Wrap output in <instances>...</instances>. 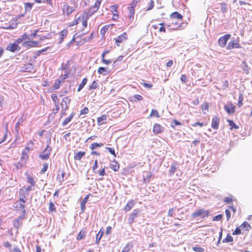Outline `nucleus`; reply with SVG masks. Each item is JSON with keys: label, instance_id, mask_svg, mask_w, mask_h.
<instances>
[{"label": "nucleus", "instance_id": "nucleus-62", "mask_svg": "<svg viewBox=\"0 0 252 252\" xmlns=\"http://www.w3.org/2000/svg\"><path fill=\"white\" fill-rule=\"evenodd\" d=\"M102 62L106 64H109L111 63L112 61L110 60H105L104 59L102 60Z\"/></svg>", "mask_w": 252, "mask_h": 252}, {"label": "nucleus", "instance_id": "nucleus-37", "mask_svg": "<svg viewBox=\"0 0 252 252\" xmlns=\"http://www.w3.org/2000/svg\"><path fill=\"white\" fill-rule=\"evenodd\" d=\"M15 205L16 208L22 210H25V205L24 204V203L17 201V202L15 203ZM23 211V210H22V211Z\"/></svg>", "mask_w": 252, "mask_h": 252}, {"label": "nucleus", "instance_id": "nucleus-24", "mask_svg": "<svg viewBox=\"0 0 252 252\" xmlns=\"http://www.w3.org/2000/svg\"><path fill=\"white\" fill-rule=\"evenodd\" d=\"M94 13L91 11L90 10H89V11H85L83 15V16L81 17V19H83L84 20H88V19Z\"/></svg>", "mask_w": 252, "mask_h": 252}, {"label": "nucleus", "instance_id": "nucleus-30", "mask_svg": "<svg viewBox=\"0 0 252 252\" xmlns=\"http://www.w3.org/2000/svg\"><path fill=\"white\" fill-rule=\"evenodd\" d=\"M240 227L242 229H244L246 231H249L251 228L250 225L247 221L244 222Z\"/></svg>", "mask_w": 252, "mask_h": 252}, {"label": "nucleus", "instance_id": "nucleus-14", "mask_svg": "<svg viewBox=\"0 0 252 252\" xmlns=\"http://www.w3.org/2000/svg\"><path fill=\"white\" fill-rule=\"evenodd\" d=\"M22 69L24 72H32L33 69V65L32 63L26 64L22 67Z\"/></svg>", "mask_w": 252, "mask_h": 252}, {"label": "nucleus", "instance_id": "nucleus-39", "mask_svg": "<svg viewBox=\"0 0 252 252\" xmlns=\"http://www.w3.org/2000/svg\"><path fill=\"white\" fill-rule=\"evenodd\" d=\"M32 7V3L27 2L25 4V9L26 12L28 11H30Z\"/></svg>", "mask_w": 252, "mask_h": 252}, {"label": "nucleus", "instance_id": "nucleus-34", "mask_svg": "<svg viewBox=\"0 0 252 252\" xmlns=\"http://www.w3.org/2000/svg\"><path fill=\"white\" fill-rule=\"evenodd\" d=\"M209 104L206 103L202 106V111L203 114H206L209 111Z\"/></svg>", "mask_w": 252, "mask_h": 252}, {"label": "nucleus", "instance_id": "nucleus-42", "mask_svg": "<svg viewBox=\"0 0 252 252\" xmlns=\"http://www.w3.org/2000/svg\"><path fill=\"white\" fill-rule=\"evenodd\" d=\"M151 117H157L158 118H159V114H158V111L156 109H153L151 111V114H150V116Z\"/></svg>", "mask_w": 252, "mask_h": 252}, {"label": "nucleus", "instance_id": "nucleus-64", "mask_svg": "<svg viewBox=\"0 0 252 252\" xmlns=\"http://www.w3.org/2000/svg\"><path fill=\"white\" fill-rule=\"evenodd\" d=\"M108 28L106 27H103L100 30V33L101 34H104Z\"/></svg>", "mask_w": 252, "mask_h": 252}, {"label": "nucleus", "instance_id": "nucleus-56", "mask_svg": "<svg viewBox=\"0 0 252 252\" xmlns=\"http://www.w3.org/2000/svg\"><path fill=\"white\" fill-rule=\"evenodd\" d=\"M89 112V109L87 107H85L83 110L81 111L80 115H85Z\"/></svg>", "mask_w": 252, "mask_h": 252}, {"label": "nucleus", "instance_id": "nucleus-21", "mask_svg": "<svg viewBox=\"0 0 252 252\" xmlns=\"http://www.w3.org/2000/svg\"><path fill=\"white\" fill-rule=\"evenodd\" d=\"M110 167L114 171H117L119 169V163L116 161H113L110 163Z\"/></svg>", "mask_w": 252, "mask_h": 252}, {"label": "nucleus", "instance_id": "nucleus-53", "mask_svg": "<svg viewBox=\"0 0 252 252\" xmlns=\"http://www.w3.org/2000/svg\"><path fill=\"white\" fill-rule=\"evenodd\" d=\"M81 20V16L77 18L72 24L70 25V26H74L77 25Z\"/></svg>", "mask_w": 252, "mask_h": 252}, {"label": "nucleus", "instance_id": "nucleus-8", "mask_svg": "<svg viewBox=\"0 0 252 252\" xmlns=\"http://www.w3.org/2000/svg\"><path fill=\"white\" fill-rule=\"evenodd\" d=\"M240 47V45L237 40L233 39L228 43L227 49L228 50H231L234 48H239Z\"/></svg>", "mask_w": 252, "mask_h": 252}, {"label": "nucleus", "instance_id": "nucleus-28", "mask_svg": "<svg viewBox=\"0 0 252 252\" xmlns=\"http://www.w3.org/2000/svg\"><path fill=\"white\" fill-rule=\"evenodd\" d=\"M85 154L84 152H79L74 156V159L80 160Z\"/></svg>", "mask_w": 252, "mask_h": 252}, {"label": "nucleus", "instance_id": "nucleus-35", "mask_svg": "<svg viewBox=\"0 0 252 252\" xmlns=\"http://www.w3.org/2000/svg\"><path fill=\"white\" fill-rule=\"evenodd\" d=\"M176 169H177V167L175 164H173L171 165V167H170V168L169 170V174L171 176L174 174Z\"/></svg>", "mask_w": 252, "mask_h": 252}, {"label": "nucleus", "instance_id": "nucleus-6", "mask_svg": "<svg viewBox=\"0 0 252 252\" xmlns=\"http://www.w3.org/2000/svg\"><path fill=\"white\" fill-rule=\"evenodd\" d=\"M127 38V35L126 32H124L119 35L115 40V43L118 46L120 45V44L125 41Z\"/></svg>", "mask_w": 252, "mask_h": 252}, {"label": "nucleus", "instance_id": "nucleus-9", "mask_svg": "<svg viewBox=\"0 0 252 252\" xmlns=\"http://www.w3.org/2000/svg\"><path fill=\"white\" fill-rule=\"evenodd\" d=\"M70 99L68 97H65L63 99L61 103V106L62 109H64L65 111L68 108V106L70 104Z\"/></svg>", "mask_w": 252, "mask_h": 252}, {"label": "nucleus", "instance_id": "nucleus-22", "mask_svg": "<svg viewBox=\"0 0 252 252\" xmlns=\"http://www.w3.org/2000/svg\"><path fill=\"white\" fill-rule=\"evenodd\" d=\"M118 6L116 5H112L111 6V10L113 13V19L116 20L118 18V14H117Z\"/></svg>", "mask_w": 252, "mask_h": 252}, {"label": "nucleus", "instance_id": "nucleus-57", "mask_svg": "<svg viewBox=\"0 0 252 252\" xmlns=\"http://www.w3.org/2000/svg\"><path fill=\"white\" fill-rule=\"evenodd\" d=\"M225 214H226V216L227 220H228L230 219V217H231L230 212V211L229 210L226 209L225 211Z\"/></svg>", "mask_w": 252, "mask_h": 252}, {"label": "nucleus", "instance_id": "nucleus-59", "mask_svg": "<svg viewBox=\"0 0 252 252\" xmlns=\"http://www.w3.org/2000/svg\"><path fill=\"white\" fill-rule=\"evenodd\" d=\"M51 97H52V99L53 101L56 103L58 99L57 94H52L51 95Z\"/></svg>", "mask_w": 252, "mask_h": 252}, {"label": "nucleus", "instance_id": "nucleus-25", "mask_svg": "<svg viewBox=\"0 0 252 252\" xmlns=\"http://www.w3.org/2000/svg\"><path fill=\"white\" fill-rule=\"evenodd\" d=\"M68 33V31L66 29H64L62 30L60 33V43H62L64 37H65Z\"/></svg>", "mask_w": 252, "mask_h": 252}, {"label": "nucleus", "instance_id": "nucleus-2", "mask_svg": "<svg viewBox=\"0 0 252 252\" xmlns=\"http://www.w3.org/2000/svg\"><path fill=\"white\" fill-rule=\"evenodd\" d=\"M209 215V212L208 211L205 210L204 209H200L196 211L192 214L193 218L199 217L201 219L206 218Z\"/></svg>", "mask_w": 252, "mask_h": 252}, {"label": "nucleus", "instance_id": "nucleus-7", "mask_svg": "<svg viewBox=\"0 0 252 252\" xmlns=\"http://www.w3.org/2000/svg\"><path fill=\"white\" fill-rule=\"evenodd\" d=\"M224 110L229 114H232L235 112V106L233 105L231 103H227L224 105Z\"/></svg>", "mask_w": 252, "mask_h": 252}, {"label": "nucleus", "instance_id": "nucleus-19", "mask_svg": "<svg viewBox=\"0 0 252 252\" xmlns=\"http://www.w3.org/2000/svg\"><path fill=\"white\" fill-rule=\"evenodd\" d=\"M107 120V116L106 115H103L97 119V124L99 126L102 125L104 123L105 121Z\"/></svg>", "mask_w": 252, "mask_h": 252}, {"label": "nucleus", "instance_id": "nucleus-45", "mask_svg": "<svg viewBox=\"0 0 252 252\" xmlns=\"http://www.w3.org/2000/svg\"><path fill=\"white\" fill-rule=\"evenodd\" d=\"M38 32V30H36L34 32L32 33L30 36H28V40H32L37 35V33Z\"/></svg>", "mask_w": 252, "mask_h": 252}, {"label": "nucleus", "instance_id": "nucleus-31", "mask_svg": "<svg viewBox=\"0 0 252 252\" xmlns=\"http://www.w3.org/2000/svg\"><path fill=\"white\" fill-rule=\"evenodd\" d=\"M87 82V78H85L83 79L81 83L79 85V87L77 89L78 92H80L84 87V86L86 84Z\"/></svg>", "mask_w": 252, "mask_h": 252}, {"label": "nucleus", "instance_id": "nucleus-17", "mask_svg": "<svg viewBox=\"0 0 252 252\" xmlns=\"http://www.w3.org/2000/svg\"><path fill=\"white\" fill-rule=\"evenodd\" d=\"M91 195V194H88L84 199L81 202L80 206L81 208L82 212H84L86 208V203L87 202L89 196Z\"/></svg>", "mask_w": 252, "mask_h": 252}, {"label": "nucleus", "instance_id": "nucleus-12", "mask_svg": "<svg viewBox=\"0 0 252 252\" xmlns=\"http://www.w3.org/2000/svg\"><path fill=\"white\" fill-rule=\"evenodd\" d=\"M18 49H20V47H19L18 44L15 42L12 44H9L6 47V50L12 52H14Z\"/></svg>", "mask_w": 252, "mask_h": 252}, {"label": "nucleus", "instance_id": "nucleus-47", "mask_svg": "<svg viewBox=\"0 0 252 252\" xmlns=\"http://www.w3.org/2000/svg\"><path fill=\"white\" fill-rule=\"evenodd\" d=\"M154 6V1L153 0H151L149 3V7L147 8V10H151Z\"/></svg>", "mask_w": 252, "mask_h": 252}, {"label": "nucleus", "instance_id": "nucleus-55", "mask_svg": "<svg viewBox=\"0 0 252 252\" xmlns=\"http://www.w3.org/2000/svg\"><path fill=\"white\" fill-rule=\"evenodd\" d=\"M106 71V69L105 67H100L98 69V73L99 74H103L104 72H105Z\"/></svg>", "mask_w": 252, "mask_h": 252}, {"label": "nucleus", "instance_id": "nucleus-32", "mask_svg": "<svg viewBox=\"0 0 252 252\" xmlns=\"http://www.w3.org/2000/svg\"><path fill=\"white\" fill-rule=\"evenodd\" d=\"M103 145V144L101 143H94L90 145V148L92 150H94V149H96L98 147H102Z\"/></svg>", "mask_w": 252, "mask_h": 252}, {"label": "nucleus", "instance_id": "nucleus-38", "mask_svg": "<svg viewBox=\"0 0 252 252\" xmlns=\"http://www.w3.org/2000/svg\"><path fill=\"white\" fill-rule=\"evenodd\" d=\"M220 4L222 13H226L227 11V4L225 3H221Z\"/></svg>", "mask_w": 252, "mask_h": 252}, {"label": "nucleus", "instance_id": "nucleus-16", "mask_svg": "<svg viewBox=\"0 0 252 252\" xmlns=\"http://www.w3.org/2000/svg\"><path fill=\"white\" fill-rule=\"evenodd\" d=\"M163 131V127L158 124H155L153 127V131L155 134H158Z\"/></svg>", "mask_w": 252, "mask_h": 252}, {"label": "nucleus", "instance_id": "nucleus-58", "mask_svg": "<svg viewBox=\"0 0 252 252\" xmlns=\"http://www.w3.org/2000/svg\"><path fill=\"white\" fill-rule=\"evenodd\" d=\"M241 229L240 228H236L235 229V230H234V231L233 232L232 234L235 235H238V234H241Z\"/></svg>", "mask_w": 252, "mask_h": 252}, {"label": "nucleus", "instance_id": "nucleus-44", "mask_svg": "<svg viewBox=\"0 0 252 252\" xmlns=\"http://www.w3.org/2000/svg\"><path fill=\"white\" fill-rule=\"evenodd\" d=\"M192 250L194 252H204V249L201 247H199L198 246H194L192 248Z\"/></svg>", "mask_w": 252, "mask_h": 252}, {"label": "nucleus", "instance_id": "nucleus-29", "mask_svg": "<svg viewBox=\"0 0 252 252\" xmlns=\"http://www.w3.org/2000/svg\"><path fill=\"white\" fill-rule=\"evenodd\" d=\"M86 234L85 231L83 230H81L79 233L78 234V236L77 237V240H81L82 239H84L85 237Z\"/></svg>", "mask_w": 252, "mask_h": 252}, {"label": "nucleus", "instance_id": "nucleus-11", "mask_svg": "<svg viewBox=\"0 0 252 252\" xmlns=\"http://www.w3.org/2000/svg\"><path fill=\"white\" fill-rule=\"evenodd\" d=\"M181 23H178V22L174 21L173 20L172 23L170 24L167 25L166 26L169 27V30H176L181 27Z\"/></svg>", "mask_w": 252, "mask_h": 252}, {"label": "nucleus", "instance_id": "nucleus-41", "mask_svg": "<svg viewBox=\"0 0 252 252\" xmlns=\"http://www.w3.org/2000/svg\"><path fill=\"white\" fill-rule=\"evenodd\" d=\"M232 241H233V237L229 234H228L226 237L223 240V243H229Z\"/></svg>", "mask_w": 252, "mask_h": 252}, {"label": "nucleus", "instance_id": "nucleus-50", "mask_svg": "<svg viewBox=\"0 0 252 252\" xmlns=\"http://www.w3.org/2000/svg\"><path fill=\"white\" fill-rule=\"evenodd\" d=\"M106 149L110 153L114 155L115 157H116L115 155V150L114 148L106 147Z\"/></svg>", "mask_w": 252, "mask_h": 252}, {"label": "nucleus", "instance_id": "nucleus-51", "mask_svg": "<svg viewBox=\"0 0 252 252\" xmlns=\"http://www.w3.org/2000/svg\"><path fill=\"white\" fill-rule=\"evenodd\" d=\"M206 124H205L204 123H200V122H196L192 125V126H199L200 127H202L204 125H206Z\"/></svg>", "mask_w": 252, "mask_h": 252}, {"label": "nucleus", "instance_id": "nucleus-13", "mask_svg": "<svg viewBox=\"0 0 252 252\" xmlns=\"http://www.w3.org/2000/svg\"><path fill=\"white\" fill-rule=\"evenodd\" d=\"M38 44V42L35 41H31L29 40V41L24 42L23 44V46L24 47H32L36 46Z\"/></svg>", "mask_w": 252, "mask_h": 252}, {"label": "nucleus", "instance_id": "nucleus-33", "mask_svg": "<svg viewBox=\"0 0 252 252\" xmlns=\"http://www.w3.org/2000/svg\"><path fill=\"white\" fill-rule=\"evenodd\" d=\"M139 213H140L139 210H138V209H134L132 212L130 216H131V217L135 219V218H136L137 217Z\"/></svg>", "mask_w": 252, "mask_h": 252}, {"label": "nucleus", "instance_id": "nucleus-63", "mask_svg": "<svg viewBox=\"0 0 252 252\" xmlns=\"http://www.w3.org/2000/svg\"><path fill=\"white\" fill-rule=\"evenodd\" d=\"M48 165L47 164H46V163L44 164L43 167L41 170V172L44 173L47 170V169L48 168Z\"/></svg>", "mask_w": 252, "mask_h": 252}, {"label": "nucleus", "instance_id": "nucleus-54", "mask_svg": "<svg viewBox=\"0 0 252 252\" xmlns=\"http://www.w3.org/2000/svg\"><path fill=\"white\" fill-rule=\"evenodd\" d=\"M130 249V247L129 245H126L123 249L122 252H128Z\"/></svg>", "mask_w": 252, "mask_h": 252}, {"label": "nucleus", "instance_id": "nucleus-15", "mask_svg": "<svg viewBox=\"0 0 252 252\" xmlns=\"http://www.w3.org/2000/svg\"><path fill=\"white\" fill-rule=\"evenodd\" d=\"M135 201L133 200H130L128 201L124 208L125 212H128L131 209L135 204Z\"/></svg>", "mask_w": 252, "mask_h": 252}, {"label": "nucleus", "instance_id": "nucleus-26", "mask_svg": "<svg viewBox=\"0 0 252 252\" xmlns=\"http://www.w3.org/2000/svg\"><path fill=\"white\" fill-rule=\"evenodd\" d=\"M182 15L178 12H174L171 14V18L173 20L174 19H177L181 20L182 19Z\"/></svg>", "mask_w": 252, "mask_h": 252}, {"label": "nucleus", "instance_id": "nucleus-49", "mask_svg": "<svg viewBox=\"0 0 252 252\" xmlns=\"http://www.w3.org/2000/svg\"><path fill=\"white\" fill-rule=\"evenodd\" d=\"M222 218V216L221 214H219L218 215H217L213 219V221H218L220 220Z\"/></svg>", "mask_w": 252, "mask_h": 252}, {"label": "nucleus", "instance_id": "nucleus-60", "mask_svg": "<svg viewBox=\"0 0 252 252\" xmlns=\"http://www.w3.org/2000/svg\"><path fill=\"white\" fill-rule=\"evenodd\" d=\"M133 97L134 98H135L139 101L142 100L143 99V97L139 94H135Z\"/></svg>", "mask_w": 252, "mask_h": 252}, {"label": "nucleus", "instance_id": "nucleus-3", "mask_svg": "<svg viewBox=\"0 0 252 252\" xmlns=\"http://www.w3.org/2000/svg\"><path fill=\"white\" fill-rule=\"evenodd\" d=\"M51 150L52 148L48 145L44 151L40 153L39 157L42 160L48 159L50 157Z\"/></svg>", "mask_w": 252, "mask_h": 252}, {"label": "nucleus", "instance_id": "nucleus-1", "mask_svg": "<svg viewBox=\"0 0 252 252\" xmlns=\"http://www.w3.org/2000/svg\"><path fill=\"white\" fill-rule=\"evenodd\" d=\"M29 151L30 147L28 146H26V148L23 150L20 160L17 163L16 165L17 168H21L26 164L27 161L29 159L28 153Z\"/></svg>", "mask_w": 252, "mask_h": 252}, {"label": "nucleus", "instance_id": "nucleus-40", "mask_svg": "<svg viewBox=\"0 0 252 252\" xmlns=\"http://www.w3.org/2000/svg\"><path fill=\"white\" fill-rule=\"evenodd\" d=\"M27 179L28 183H30L32 186H35V182L33 177L31 176H28Z\"/></svg>", "mask_w": 252, "mask_h": 252}, {"label": "nucleus", "instance_id": "nucleus-36", "mask_svg": "<svg viewBox=\"0 0 252 252\" xmlns=\"http://www.w3.org/2000/svg\"><path fill=\"white\" fill-rule=\"evenodd\" d=\"M227 121L229 123V126H231V129H232L233 128H234L235 129L238 128L239 127L235 125V124L232 120H227Z\"/></svg>", "mask_w": 252, "mask_h": 252}, {"label": "nucleus", "instance_id": "nucleus-61", "mask_svg": "<svg viewBox=\"0 0 252 252\" xmlns=\"http://www.w3.org/2000/svg\"><path fill=\"white\" fill-rule=\"evenodd\" d=\"M159 25L161 26L159 29V32H166V30L165 28L163 27L164 23H160Z\"/></svg>", "mask_w": 252, "mask_h": 252}, {"label": "nucleus", "instance_id": "nucleus-48", "mask_svg": "<svg viewBox=\"0 0 252 252\" xmlns=\"http://www.w3.org/2000/svg\"><path fill=\"white\" fill-rule=\"evenodd\" d=\"M98 84L96 83L95 81H94L91 85L90 86V89H95L97 87Z\"/></svg>", "mask_w": 252, "mask_h": 252}, {"label": "nucleus", "instance_id": "nucleus-43", "mask_svg": "<svg viewBox=\"0 0 252 252\" xmlns=\"http://www.w3.org/2000/svg\"><path fill=\"white\" fill-rule=\"evenodd\" d=\"M49 211L51 212L56 211V207L52 202L49 203Z\"/></svg>", "mask_w": 252, "mask_h": 252}, {"label": "nucleus", "instance_id": "nucleus-4", "mask_svg": "<svg viewBox=\"0 0 252 252\" xmlns=\"http://www.w3.org/2000/svg\"><path fill=\"white\" fill-rule=\"evenodd\" d=\"M230 34H225L220 37L219 39V44L221 47H224L227 43V40L230 38Z\"/></svg>", "mask_w": 252, "mask_h": 252}, {"label": "nucleus", "instance_id": "nucleus-46", "mask_svg": "<svg viewBox=\"0 0 252 252\" xmlns=\"http://www.w3.org/2000/svg\"><path fill=\"white\" fill-rule=\"evenodd\" d=\"M61 81L57 80L55 81L53 88L54 90H57L59 88Z\"/></svg>", "mask_w": 252, "mask_h": 252}, {"label": "nucleus", "instance_id": "nucleus-27", "mask_svg": "<svg viewBox=\"0 0 252 252\" xmlns=\"http://www.w3.org/2000/svg\"><path fill=\"white\" fill-rule=\"evenodd\" d=\"M74 116V113H72L68 118H66L63 121V122L62 123V126H66L69 122H70L71 121V120L72 119Z\"/></svg>", "mask_w": 252, "mask_h": 252}, {"label": "nucleus", "instance_id": "nucleus-5", "mask_svg": "<svg viewBox=\"0 0 252 252\" xmlns=\"http://www.w3.org/2000/svg\"><path fill=\"white\" fill-rule=\"evenodd\" d=\"M22 215L18 217L14 222V226L15 227L19 228L22 225V220L24 219V216L26 214V211L25 210H23L22 211Z\"/></svg>", "mask_w": 252, "mask_h": 252}, {"label": "nucleus", "instance_id": "nucleus-52", "mask_svg": "<svg viewBox=\"0 0 252 252\" xmlns=\"http://www.w3.org/2000/svg\"><path fill=\"white\" fill-rule=\"evenodd\" d=\"M98 9V8L96 7V6H95V4H94L92 7H91L90 8L89 10L91 11H92L93 13H94L96 11H97Z\"/></svg>", "mask_w": 252, "mask_h": 252}, {"label": "nucleus", "instance_id": "nucleus-10", "mask_svg": "<svg viewBox=\"0 0 252 252\" xmlns=\"http://www.w3.org/2000/svg\"><path fill=\"white\" fill-rule=\"evenodd\" d=\"M220 119L217 116H214L212 121L211 127L214 129L217 130L219 128Z\"/></svg>", "mask_w": 252, "mask_h": 252}, {"label": "nucleus", "instance_id": "nucleus-23", "mask_svg": "<svg viewBox=\"0 0 252 252\" xmlns=\"http://www.w3.org/2000/svg\"><path fill=\"white\" fill-rule=\"evenodd\" d=\"M104 233V231L102 228H101L96 236L95 243L98 244L101 239Z\"/></svg>", "mask_w": 252, "mask_h": 252}, {"label": "nucleus", "instance_id": "nucleus-20", "mask_svg": "<svg viewBox=\"0 0 252 252\" xmlns=\"http://www.w3.org/2000/svg\"><path fill=\"white\" fill-rule=\"evenodd\" d=\"M135 7H133L131 5H129L128 7V17L129 18H133L134 15L135 13Z\"/></svg>", "mask_w": 252, "mask_h": 252}, {"label": "nucleus", "instance_id": "nucleus-18", "mask_svg": "<svg viewBox=\"0 0 252 252\" xmlns=\"http://www.w3.org/2000/svg\"><path fill=\"white\" fill-rule=\"evenodd\" d=\"M74 9L72 7H69L68 4H64L63 5V11L67 15H69L71 14L74 11Z\"/></svg>", "mask_w": 252, "mask_h": 252}]
</instances>
